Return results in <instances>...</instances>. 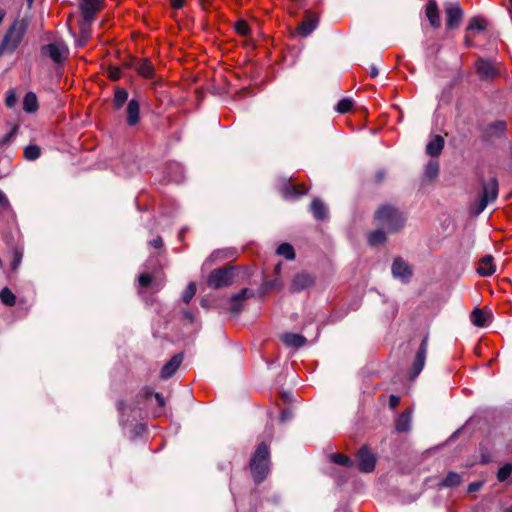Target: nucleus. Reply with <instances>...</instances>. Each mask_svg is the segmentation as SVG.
Masks as SVG:
<instances>
[{"label": "nucleus", "mask_w": 512, "mask_h": 512, "mask_svg": "<svg viewBox=\"0 0 512 512\" xmlns=\"http://www.w3.org/2000/svg\"><path fill=\"white\" fill-rule=\"evenodd\" d=\"M495 272V266L493 264V258L490 255L483 257L478 265L477 273L481 276H491Z\"/></svg>", "instance_id": "obj_20"}, {"label": "nucleus", "mask_w": 512, "mask_h": 512, "mask_svg": "<svg viewBox=\"0 0 512 512\" xmlns=\"http://www.w3.org/2000/svg\"><path fill=\"white\" fill-rule=\"evenodd\" d=\"M330 458L334 463L342 466L350 467L353 466L354 464L353 460H351L348 456L343 454H332Z\"/></svg>", "instance_id": "obj_35"}, {"label": "nucleus", "mask_w": 512, "mask_h": 512, "mask_svg": "<svg viewBox=\"0 0 512 512\" xmlns=\"http://www.w3.org/2000/svg\"><path fill=\"white\" fill-rule=\"evenodd\" d=\"M290 418H291V411H290V410L286 409V410H283V411L281 412L280 420H281L282 422H284V421H286V420H288V419H290Z\"/></svg>", "instance_id": "obj_51"}, {"label": "nucleus", "mask_w": 512, "mask_h": 512, "mask_svg": "<svg viewBox=\"0 0 512 512\" xmlns=\"http://www.w3.org/2000/svg\"><path fill=\"white\" fill-rule=\"evenodd\" d=\"M276 252L287 260H293L295 258L294 248L289 243H282L279 245Z\"/></svg>", "instance_id": "obj_30"}, {"label": "nucleus", "mask_w": 512, "mask_h": 512, "mask_svg": "<svg viewBox=\"0 0 512 512\" xmlns=\"http://www.w3.org/2000/svg\"><path fill=\"white\" fill-rule=\"evenodd\" d=\"M186 317H188L189 319H192V316L190 313H186Z\"/></svg>", "instance_id": "obj_63"}, {"label": "nucleus", "mask_w": 512, "mask_h": 512, "mask_svg": "<svg viewBox=\"0 0 512 512\" xmlns=\"http://www.w3.org/2000/svg\"><path fill=\"white\" fill-rule=\"evenodd\" d=\"M273 287H274V283L273 282L265 283V289H269V288H273Z\"/></svg>", "instance_id": "obj_60"}, {"label": "nucleus", "mask_w": 512, "mask_h": 512, "mask_svg": "<svg viewBox=\"0 0 512 512\" xmlns=\"http://www.w3.org/2000/svg\"><path fill=\"white\" fill-rule=\"evenodd\" d=\"M128 93L125 89H117L114 95V105L117 109L123 106L127 101Z\"/></svg>", "instance_id": "obj_34"}, {"label": "nucleus", "mask_w": 512, "mask_h": 512, "mask_svg": "<svg viewBox=\"0 0 512 512\" xmlns=\"http://www.w3.org/2000/svg\"><path fill=\"white\" fill-rule=\"evenodd\" d=\"M220 254L219 251H215L211 254V256L209 257V259L207 260L208 261H213L214 258L218 257V255Z\"/></svg>", "instance_id": "obj_58"}, {"label": "nucleus", "mask_w": 512, "mask_h": 512, "mask_svg": "<svg viewBox=\"0 0 512 512\" xmlns=\"http://www.w3.org/2000/svg\"><path fill=\"white\" fill-rule=\"evenodd\" d=\"M426 16L432 27L438 28L440 26V16L437 4L434 0H430L426 6Z\"/></svg>", "instance_id": "obj_21"}, {"label": "nucleus", "mask_w": 512, "mask_h": 512, "mask_svg": "<svg viewBox=\"0 0 512 512\" xmlns=\"http://www.w3.org/2000/svg\"><path fill=\"white\" fill-rule=\"evenodd\" d=\"M484 29V25L478 19H472L467 27V30L483 31Z\"/></svg>", "instance_id": "obj_44"}, {"label": "nucleus", "mask_w": 512, "mask_h": 512, "mask_svg": "<svg viewBox=\"0 0 512 512\" xmlns=\"http://www.w3.org/2000/svg\"><path fill=\"white\" fill-rule=\"evenodd\" d=\"M68 52V48L63 42H53L42 47V53L56 63L64 61Z\"/></svg>", "instance_id": "obj_9"}, {"label": "nucleus", "mask_w": 512, "mask_h": 512, "mask_svg": "<svg viewBox=\"0 0 512 512\" xmlns=\"http://www.w3.org/2000/svg\"><path fill=\"white\" fill-rule=\"evenodd\" d=\"M461 483V476L456 472H449L441 482L444 487H455Z\"/></svg>", "instance_id": "obj_32"}, {"label": "nucleus", "mask_w": 512, "mask_h": 512, "mask_svg": "<svg viewBox=\"0 0 512 512\" xmlns=\"http://www.w3.org/2000/svg\"><path fill=\"white\" fill-rule=\"evenodd\" d=\"M427 348H428V339H427V337H425L420 344V347L416 353L415 360H414L412 368H411V377L412 378L417 377L420 374V372L422 371L424 364H425V360H426Z\"/></svg>", "instance_id": "obj_12"}, {"label": "nucleus", "mask_w": 512, "mask_h": 512, "mask_svg": "<svg viewBox=\"0 0 512 512\" xmlns=\"http://www.w3.org/2000/svg\"><path fill=\"white\" fill-rule=\"evenodd\" d=\"M21 259H22V254L19 253L18 251H16L14 254V260H13V264H12L13 269H16L18 267V265L21 262Z\"/></svg>", "instance_id": "obj_50"}, {"label": "nucleus", "mask_w": 512, "mask_h": 512, "mask_svg": "<svg viewBox=\"0 0 512 512\" xmlns=\"http://www.w3.org/2000/svg\"><path fill=\"white\" fill-rule=\"evenodd\" d=\"M235 30L240 35H247L249 32V27L245 21L239 20L235 23Z\"/></svg>", "instance_id": "obj_42"}, {"label": "nucleus", "mask_w": 512, "mask_h": 512, "mask_svg": "<svg viewBox=\"0 0 512 512\" xmlns=\"http://www.w3.org/2000/svg\"><path fill=\"white\" fill-rule=\"evenodd\" d=\"M139 103L131 99L127 106V122L129 125H135L139 120Z\"/></svg>", "instance_id": "obj_23"}, {"label": "nucleus", "mask_w": 512, "mask_h": 512, "mask_svg": "<svg viewBox=\"0 0 512 512\" xmlns=\"http://www.w3.org/2000/svg\"><path fill=\"white\" fill-rule=\"evenodd\" d=\"M79 7L83 17L81 23L91 25L95 15L103 9L104 0H80Z\"/></svg>", "instance_id": "obj_7"}, {"label": "nucleus", "mask_w": 512, "mask_h": 512, "mask_svg": "<svg viewBox=\"0 0 512 512\" xmlns=\"http://www.w3.org/2000/svg\"><path fill=\"white\" fill-rule=\"evenodd\" d=\"M391 271L393 277L400 279L402 282H408L412 275L410 266L402 258H396L393 261Z\"/></svg>", "instance_id": "obj_13"}, {"label": "nucleus", "mask_w": 512, "mask_h": 512, "mask_svg": "<svg viewBox=\"0 0 512 512\" xmlns=\"http://www.w3.org/2000/svg\"><path fill=\"white\" fill-rule=\"evenodd\" d=\"M314 283L313 277L308 273H299L294 276L292 283H291V289L294 292L302 291L310 286H312Z\"/></svg>", "instance_id": "obj_17"}, {"label": "nucleus", "mask_w": 512, "mask_h": 512, "mask_svg": "<svg viewBox=\"0 0 512 512\" xmlns=\"http://www.w3.org/2000/svg\"><path fill=\"white\" fill-rule=\"evenodd\" d=\"M307 191L306 189H303L302 191H298V189L295 186L287 187L284 190V197L285 198H296L303 194H305Z\"/></svg>", "instance_id": "obj_40"}, {"label": "nucleus", "mask_w": 512, "mask_h": 512, "mask_svg": "<svg viewBox=\"0 0 512 512\" xmlns=\"http://www.w3.org/2000/svg\"><path fill=\"white\" fill-rule=\"evenodd\" d=\"M512 473V464L506 463L497 472V479L499 482H504Z\"/></svg>", "instance_id": "obj_37"}, {"label": "nucleus", "mask_w": 512, "mask_h": 512, "mask_svg": "<svg viewBox=\"0 0 512 512\" xmlns=\"http://www.w3.org/2000/svg\"><path fill=\"white\" fill-rule=\"evenodd\" d=\"M270 453L269 448L265 443H260L254 452L250 469L255 482H262L269 472Z\"/></svg>", "instance_id": "obj_1"}, {"label": "nucleus", "mask_w": 512, "mask_h": 512, "mask_svg": "<svg viewBox=\"0 0 512 512\" xmlns=\"http://www.w3.org/2000/svg\"><path fill=\"white\" fill-rule=\"evenodd\" d=\"M376 219L379 225L387 233H395L404 227L405 218L402 213L394 207L383 206L376 212Z\"/></svg>", "instance_id": "obj_3"}, {"label": "nucleus", "mask_w": 512, "mask_h": 512, "mask_svg": "<svg viewBox=\"0 0 512 512\" xmlns=\"http://www.w3.org/2000/svg\"><path fill=\"white\" fill-rule=\"evenodd\" d=\"M171 7L174 9H179L183 6L184 0H170Z\"/></svg>", "instance_id": "obj_53"}, {"label": "nucleus", "mask_w": 512, "mask_h": 512, "mask_svg": "<svg viewBox=\"0 0 512 512\" xmlns=\"http://www.w3.org/2000/svg\"><path fill=\"white\" fill-rule=\"evenodd\" d=\"M4 17H5V11L2 8H0V24L2 23Z\"/></svg>", "instance_id": "obj_59"}, {"label": "nucleus", "mask_w": 512, "mask_h": 512, "mask_svg": "<svg viewBox=\"0 0 512 512\" xmlns=\"http://www.w3.org/2000/svg\"><path fill=\"white\" fill-rule=\"evenodd\" d=\"M352 106H353V101L349 98H345L338 102V104L336 106V111L341 114H344V113L349 112L351 110Z\"/></svg>", "instance_id": "obj_38"}, {"label": "nucleus", "mask_w": 512, "mask_h": 512, "mask_svg": "<svg viewBox=\"0 0 512 512\" xmlns=\"http://www.w3.org/2000/svg\"><path fill=\"white\" fill-rule=\"evenodd\" d=\"M446 25L449 29L457 28L462 19V9L458 4H450L446 7Z\"/></svg>", "instance_id": "obj_14"}, {"label": "nucleus", "mask_w": 512, "mask_h": 512, "mask_svg": "<svg viewBox=\"0 0 512 512\" xmlns=\"http://www.w3.org/2000/svg\"><path fill=\"white\" fill-rule=\"evenodd\" d=\"M0 205L6 206L8 205V199L4 195L2 191H0Z\"/></svg>", "instance_id": "obj_55"}, {"label": "nucleus", "mask_w": 512, "mask_h": 512, "mask_svg": "<svg viewBox=\"0 0 512 512\" xmlns=\"http://www.w3.org/2000/svg\"><path fill=\"white\" fill-rule=\"evenodd\" d=\"M492 457L490 452L486 448L480 449V463L481 464H487L491 462Z\"/></svg>", "instance_id": "obj_43"}, {"label": "nucleus", "mask_w": 512, "mask_h": 512, "mask_svg": "<svg viewBox=\"0 0 512 512\" xmlns=\"http://www.w3.org/2000/svg\"><path fill=\"white\" fill-rule=\"evenodd\" d=\"M234 278V268L214 269L207 278V284L212 289L228 287L232 284Z\"/></svg>", "instance_id": "obj_4"}, {"label": "nucleus", "mask_w": 512, "mask_h": 512, "mask_svg": "<svg viewBox=\"0 0 512 512\" xmlns=\"http://www.w3.org/2000/svg\"><path fill=\"white\" fill-rule=\"evenodd\" d=\"M29 5H31L33 3L34 0H27Z\"/></svg>", "instance_id": "obj_64"}, {"label": "nucleus", "mask_w": 512, "mask_h": 512, "mask_svg": "<svg viewBox=\"0 0 512 512\" xmlns=\"http://www.w3.org/2000/svg\"><path fill=\"white\" fill-rule=\"evenodd\" d=\"M109 77L112 80H117L121 77V69L119 67H110L109 68Z\"/></svg>", "instance_id": "obj_48"}, {"label": "nucleus", "mask_w": 512, "mask_h": 512, "mask_svg": "<svg viewBox=\"0 0 512 512\" xmlns=\"http://www.w3.org/2000/svg\"><path fill=\"white\" fill-rule=\"evenodd\" d=\"M475 68L479 77L483 80H492L498 74V70L494 63L487 59H479L475 63Z\"/></svg>", "instance_id": "obj_10"}, {"label": "nucleus", "mask_w": 512, "mask_h": 512, "mask_svg": "<svg viewBox=\"0 0 512 512\" xmlns=\"http://www.w3.org/2000/svg\"><path fill=\"white\" fill-rule=\"evenodd\" d=\"M439 173V164L435 160H430L425 166V177L432 180L437 177Z\"/></svg>", "instance_id": "obj_33"}, {"label": "nucleus", "mask_w": 512, "mask_h": 512, "mask_svg": "<svg viewBox=\"0 0 512 512\" xmlns=\"http://www.w3.org/2000/svg\"><path fill=\"white\" fill-rule=\"evenodd\" d=\"M26 30L27 25L24 21L15 20L11 24L0 44V57L6 53L12 54L18 48L23 40Z\"/></svg>", "instance_id": "obj_2"}, {"label": "nucleus", "mask_w": 512, "mask_h": 512, "mask_svg": "<svg viewBox=\"0 0 512 512\" xmlns=\"http://www.w3.org/2000/svg\"><path fill=\"white\" fill-rule=\"evenodd\" d=\"M124 68L134 69L140 76L144 78H151L154 76L155 69L148 58L130 57L122 64Z\"/></svg>", "instance_id": "obj_6"}, {"label": "nucleus", "mask_w": 512, "mask_h": 512, "mask_svg": "<svg viewBox=\"0 0 512 512\" xmlns=\"http://www.w3.org/2000/svg\"><path fill=\"white\" fill-rule=\"evenodd\" d=\"M89 24L80 23V36L77 39V46L83 47L86 45L90 35H91V29Z\"/></svg>", "instance_id": "obj_31"}, {"label": "nucleus", "mask_w": 512, "mask_h": 512, "mask_svg": "<svg viewBox=\"0 0 512 512\" xmlns=\"http://www.w3.org/2000/svg\"><path fill=\"white\" fill-rule=\"evenodd\" d=\"M482 486H483L482 481L472 482L468 485L467 492L468 493L476 492V491L480 490L482 488Z\"/></svg>", "instance_id": "obj_47"}, {"label": "nucleus", "mask_w": 512, "mask_h": 512, "mask_svg": "<svg viewBox=\"0 0 512 512\" xmlns=\"http://www.w3.org/2000/svg\"><path fill=\"white\" fill-rule=\"evenodd\" d=\"M357 462L359 470L369 473L374 470L376 459L366 447H363L358 451Z\"/></svg>", "instance_id": "obj_11"}, {"label": "nucleus", "mask_w": 512, "mask_h": 512, "mask_svg": "<svg viewBox=\"0 0 512 512\" xmlns=\"http://www.w3.org/2000/svg\"><path fill=\"white\" fill-rule=\"evenodd\" d=\"M310 207L313 216L317 220H326L328 218V209L320 199H314Z\"/></svg>", "instance_id": "obj_22"}, {"label": "nucleus", "mask_w": 512, "mask_h": 512, "mask_svg": "<svg viewBox=\"0 0 512 512\" xmlns=\"http://www.w3.org/2000/svg\"><path fill=\"white\" fill-rule=\"evenodd\" d=\"M470 319L477 327H484L487 323V315L479 308H475L472 311Z\"/></svg>", "instance_id": "obj_28"}, {"label": "nucleus", "mask_w": 512, "mask_h": 512, "mask_svg": "<svg viewBox=\"0 0 512 512\" xmlns=\"http://www.w3.org/2000/svg\"><path fill=\"white\" fill-rule=\"evenodd\" d=\"M318 22L317 15L307 12L304 21L297 27V31L301 36L306 37L317 28Z\"/></svg>", "instance_id": "obj_15"}, {"label": "nucleus", "mask_w": 512, "mask_h": 512, "mask_svg": "<svg viewBox=\"0 0 512 512\" xmlns=\"http://www.w3.org/2000/svg\"><path fill=\"white\" fill-rule=\"evenodd\" d=\"M138 281L142 287H146L151 283V276L148 273L141 274Z\"/></svg>", "instance_id": "obj_46"}, {"label": "nucleus", "mask_w": 512, "mask_h": 512, "mask_svg": "<svg viewBox=\"0 0 512 512\" xmlns=\"http://www.w3.org/2000/svg\"><path fill=\"white\" fill-rule=\"evenodd\" d=\"M151 244H152L154 247H156V248L160 247V238H159V237H157V238L153 239V240L151 241Z\"/></svg>", "instance_id": "obj_56"}, {"label": "nucleus", "mask_w": 512, "mask_h": 512, "mask_svg": "<svg viewBox=\"0 0 512 512\" xmlns=\"http://www.w3.org/2000/svg\"><path fill=\"white\" fill-rule=\"evenodd\" d=\"M0 300L6 306H14L16 303V297L14 293L7 287L0 291Z\"/></svg>", "instance_id": "obj_29"}, {"label": "nucleus", "mask_w": 512, "mask_h": 512, "mask_svg": "<svg viewBox=\"0 0 512 512\" xmlns=\"http://www.w3.org/2000/svg\"><path fill=\"white\" fill-rule=\"evenodd\" d=\"M196 293V285L194 283H189L182 294V299L185 303H189L190 300L194 297Z\"/></svg>", "instance_id": "obj_39"}, {"label": "nucleus", "mask_w": 512, "mask_h": 512, "mask_svg": "<svg viewBox=\"0 0 512 512\" xmlns=\"http://www.w3.org/2000/svg\"><path fill=\"white\" fill-rule=\"evenodd\" d=\"M280 270H281V263H279V264H277V265L275 266V273H276V274H279V273H280Z\"/></svg>", "instance_id": "obj_61"}, {"label": "nucleus", "mask_w": 512, "mask_h": 512, "mask_svg": "<svg viewBox=\"0 0 512 512\" xmlns=\"http://www.w3.org/2000/svg\"><path fill=\"white\" fill-rule=\"evenodd\" d=\"M17 102L16 95L13 91H10L5 99V103L7 107L11 108L13 107Z\"/></svg>", "instance_id": "obj_45"}, {"label": "nucleus", "mask_w": 512, "mask_h": 512, "mask_svg": "<svg viewBox=\"0 0 512 512\" xmlns=\"http://www.w3.org/2000/svg\"><path fill=\"white\" fill-rule=\"evenodd\" d=\"M282 397H283V399H284L286 402L290 401V399H291V395H290V393H288V392H283V393H282Z\"/></svg>", "instance_id": "obj_57"}, {"label": "nucleus", "mask_w": 512, "mask_h": 512, "mask_svg": "<svg viewBox=\"0 0 512 512\" xmlns=\"http://www.w3.org/2000/svg\"><path fill=\"white\" fill-rule=\"evenodd\" d=\"M17 130H18V128H17L16 126H15V127H13V128H12V130L10 131V133H9V134H7V135L4 137L3 142H4V143H6V142H8L12 137H14V136L16 135V133H17Z\"/></svg>", "instance_id": "obj_52"}, {"label": "nucleus", "mask_w": 512, "mask_h": 512, "mask_svg": "<svg viewBox=\"0 0 512 512\" xmlns=\"http://www.w3.org/2000/svg\"><path fill=\"white\" fill-rule=\"evenodd\" d=\"M444 147V139L440 135L434 136L426 145V153L432 157L440 155Z\"/></svg>", "instance_id": "obj_19"}, {"label": "nucleus", "mask_w": 512, "mask_h": 512, "mask_svg": "<svg viewBox=\"0 0 512 512\" xmlns=\"http://www.w3.org/2000/svg\"><path fill=\"white\" fill-rule=\"evenodd\" d=\"M369 74L372 78H375L378 76L379 72H378V68L372 64L369 68Z\"/></svg>", "instance_id": "obj_54"}, {"label": "nucleus", "mask_w": 512, "mask_h": 512, "mask_svg": "<svg viewBox=\"0 0 512 512\" xmlns=\"http://www.w3.org/2000/svg\"><path fill=\"white\" fill-rule=\"evenodd\" d=\"M400 403V398L396 395H391L389 397V406L391 409H395Z\"/></svg>", "instance_id": "obj_49"}, {"label": "nucleus", "mask_w": 512, "mask_h": 512, "mask_svg": "<svg viewBox=\"0 0 512 512\" xmlns=\"http://www.w3.org/2000/svg\"><path fill=\"white\" fill-rule=\"evenodd\" d=\"M169 169L175 172V175H169V180L179 182L182 180V168L179 164H170Z\"/></svg>", "instance_id": "obj_41"}, {"label": "nucleus", "mask_w": 512, "mask_h": 512, "mask_svg": "<svg viewBox=\"0 0 512 512\" xmlns=\"http://www.w3.org/2000/svg\"><path fill=\"white\" fill-rule=\"evenodd\" d=\"M146 399L145 407L160 406V394L145 388L141 394Z\"/></svg>", "instance_id": "obj_25"}, {"label": "nucleus", "mask_w": 512, "mask_h": 512, "mask_svg": "<svg viewBox=\"0 0 512 512\" xmlns=\"http://www.w3.org/2000/svg\"><path fill=\"white\" fill-rule=\"evenodd\" d=\"M498 195V182L496 178H491L488 182L482 184V195L475 213L478 215L484 211L487 205L494 201Z\"/></svg>", "instance_id": "obj_5"}, {"label": "nucleus", "mask_w": 512, "mask_h": 512, "mask_svg": "<svg viewBox=\"0 0 512 512\" xmlns=\"http://www.w3.org/2000/svg\"><path fill=\"white\" fill-rule=\"evenodd\" d=\"M23 109L28 113H33L38 109L37 96L33 92H28L23 100Z\"/></svg>", "instance_id": "obj_26"}, {"label": "nucleus", "mask_w": 512, "mask_h": 512, "mask_svg": "<svg viewBox=\"0 0 512 512\" xmlns=\"http://www.w3.org/2000/svg\"><path fill=\"white\" fill-rule=\"evenodd\" d=\"M184 359L182 352L175 354L169 361L162 366V379L169 378L174 375L180 367Z\"/></svg>", "instance_id": "obj_16"}, {"label": "nucleus", "mask_w": 512, "mask_h": 512, "mask_svg": "<svg viewBox=\"0 0 512 512\" xmlns=\"http://www.w3.org/2000/svg\"><path fill=\"white\" fill-rule=\"evenodd\" d=\"M411 425V413L406 411L401 413L395 422V428L399 432H407Z\"/></svg>", "instance_id": "obj_24"}, {"label": "nucleus", "mask_w": 512, "mask_h": 512, "mask_svg": "<svg viewBox=\"0 0 512 512\" xmlns=\"http://www.w3.org/2000/svg\"><path fill=\"white\" fill-rule=\"evenodd\" d=\"M24 156L27 160H36L40 156V148L36 145H29L24 150Z\"/></svg>", "instance_id": "obj_36"}, {"label": "nucleus", "mask_w": 512, "mask_h": 512, "mask_svg": "<svg viewBox=\"0 0 512 512\" xmlns=\"http://www.w3.org/2000/svg\"><path fill=\"white\" fill-rule=\"evenodd\" d=\"M386 241V231L380 226V229H377L369 234L368 242L372 246L381 245Z\"/></svg>", "instance_id": "obj_27"}, {"label": "nucleus", "mask_w": 512, "mask_h": 512, "mask_svg": "<svg viewBox=\"0 0 512 512\" xmlns=\"http://www.w3.org/2000/svg\"><path fill=\"white\" fill-rule=\"evenodd\" d=\"M281 341L287 346L291 348L298 349L305 345L306 338L300 334L296 333H286L281 336Z\"/></svg>", "instance_id": "obj_18"}, {"label": "nucleus", "mask_w": 512, "mask_h": 512, "mask_svg": "<svg viewBox=\"0 0 512 512\" xmlns=\"http://www.w3.org/2000/svg\"><path fill=\"white\" fill-rule=\"evenodd\" d=\"M505 512H512V506H510L509 508H507Z\"/></svg>", "instance_id": "obj_62"}, {"label": "nucleus", "mask_w": 512, "mask_h": 512, "mask_svg": "<svg viewBox=\"0 0 512 512\" xmlns=\"http://www.w3.org/2000/svg\"><path fill=\"white\" fill-rule=\"evenodd\" d=\"M254 297V291L249 288H243L238 293L233 294L229 300V311L238 316L243 308L245 300Z\"/></svg>", "instance_id": "obj_8"}]
</instances>
